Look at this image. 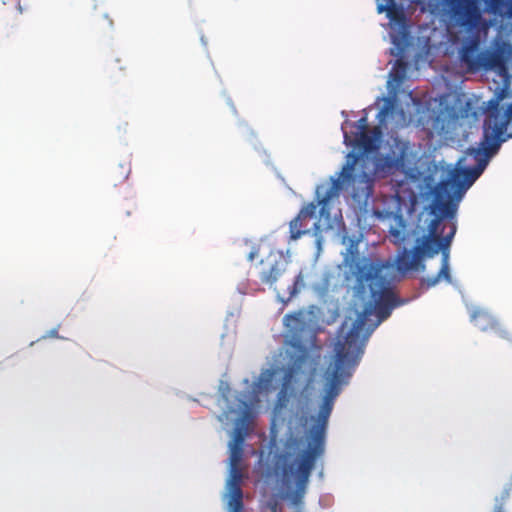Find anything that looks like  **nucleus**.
<instances>
[{"instance_id": "1", "label": "nucleus", "mask_w": 512, "mask_h": 512, "mask_svg": "<svg viewBox=\"0 0 512 512\" xmlns=\"http://www.w3.org/2000/svg\"><path fill=\"white\" fill-rule=\"evenodd\" d=\"M388 318H356L343 340L334 347V359L323 374V385L310 417L294 415L288 434L273 443L265 462V474L275 483L276 495L304 512L311 473L325 454L328 423L335 402L358 367L375 329Z\"/></svg>"}, {"instance_id": "2", "label": "nucleus", "mask_w": 512, "mask_h": 512, "mask_svg": "<svg viewBox=\"0 0 512 512\" xmlns=\"http://www.w3.org/2000/svg\"><path fill=\"white\" fill-rule=\"evenodd\" d=\"M319 355L315 356L300 339L293 338L274 356L270 368L263 369L252 383L251 390L232 391L228 382L220 381L217 400L221 413L219 422L224 427L234 426L229 441L230 465L238 466L243 455V445L249 425L254 417V403L261 393H270L278 389L272 408L271 447L284 438L289 431L288 421L294 415L288 405L302 386L313 379L318 366Z\"/></svg>"}, {"instance_id": "3", "label": "nucleus", "mask_w": 512, "mask_h": 512, "mask_svg": "<svg viewBox=\"0 0 512 512\" xmlns=\"http://www.w3.org/2000/svg\"><path fill=\"white\" fill-rule=\"evenodd\" d=\"M406 204L400 197L391 198L383 209L374 211L375 217L386 224L388 227L389 238L395 245H401L405 242L414 240L411 249L401 248L395 258L396 270L405 274L409 271L426 270L424 260L433 258L438 253L441 254V267L436 275L421 278V286L432 288L441 282L456 286L453 281L450 268V247L457 231L456 223H452L450 231L445 236L439 232V227L444 219H454L457 215L455 212L452 216L442 215L441 211H428L419 215V223L423 222L424 226L417 225L421 228L422 234L418 235L416 230L409 231L408 222L404 218L403 208Z\"/></svg>"}, {"instance_id": "4", "label": "nucleus", "mask_w": 512, "mask_h": 512, "mask_svg": "<svg viewBox=\"0 0 512 512\" xmlns=\"http://www.w3.org/2000/svg\"><path fill=\"white\" fill-rule=\"evenodd\" d=\"M347 124L348 120H345L341 125V130L344 144L352 147V151L347 154L342 169L331 176L329 181L316 186L317 203L310 202L304 206L289 224L291 240H297L302 235L312 232L316 237L315 244L318 253L322 250V236L319 235L322 230V221L326 229L331 228L330 201L350 189L355 181L354 172L357 164L362 167L365 163L371 162L372 157L381 152L380 132L350 136L346 131Z\"/></svg>"}, {"instance_id": "5", "label": "nucleus", "mask_w": 512, "mask_h": 512, "mask_svg": "<svg viewBox=\"0 0 512 512\" xmlns=\"http://www.w3.org/2000/svg\"><path fill=\"white\" fill-rule=\"evenodd\" d=\"M490 160L487 154L477 143L470 146L461 156L454 168L448 171L446 179L436 182L431 172L421 173L415 178L420 181L421 193L432 196L429 211H441L444 216H452L458 211L459 203L464 198L468 189L484 173Z\"/></svg>"}, {"instance_id": "6", "label": "nucleus", "mask_w": 512, "mask_h": 512, "mask_svg": "<svg viewBox=\"0 0 512 512\" xmlns=\"http://www.w3.org/2000/svg\"><path fill=\"white\" fill-rule=\"evenodd\" d=\"M377 12L386 13L389 19L390 39L392 47L390 54L397 59L389 73L388 87H399L407 73V63L403 58L406 49L411 45V34L404 8L396 0H375ZM449 7L452 18L460 27L467 31L474 30L481 18L475 0H443Z\"/></svg>"}, {"instance_id": "7", "label": "nucleus", "mask_w": 512, "mask_h": 512, "mask_svg": "<svg viewBox=\"0 0 512 512\" xmlns=\"http://www.w3.org/2000/svg\"><path fill=\"white\" fill-rule=\"evenodd\" d=\"M387 145V151L372 157L371 162L362 166V172L355 174V181L350 186L351 196L355 201L366 202L372 196L375 179L386 178L396 171L404 173L410 179L419 176V170L414 166V155L410 152L407 142L393 138ZM383 149L386 150V147Z\"/></svg>"}, {"instance_id": "8", "label": "nucleus", "mask_w": 512, "mask_h": 512, "mask_svg": "<svg viewBox=\"0 0 512 512\" xmlns=\"http://www.w3.org/2000/svg\"><path fill=\"white\" fill-rule=\"evenodd\" d=\"M333 278L334 273L327 266H318L316 263L304 266L294 277L292 284L287 287L288 297L285 298L280 292H277V300L286 305L306 289L312 291L319 299H324L330 291Z\"/></svg>"}, {"instance_id": "9", "label": "nucleus", "mask_w": 512, "mask_h": 512, "mask_svg": "<svg viewBox=\"0 0 512 512\" xmlns=\"http://www.w3.org/2000/svg\"><path fill=\"white\" fill-rule=\"evenodd\" d=\"M509 139H512V103L503 115H494L486 124L478 144L491 161L499 153L503 143Z\"/></svg>"}, {"instance_id": "10", "label": "nucleus", "mask_w": 512, "mask_h": 512, "mask_svg": "<svg viewBox=\"0 0 512 512\" xmlns=\"http://www.w3.org/2000/svg\"><path fill=\"white\" fill-rule=\"evenodd\" d=\"M469 312L471 321L479 330L483 332L491 330L500 338L512 342L510 332L487 310L472 307Z\"/></svg>"}, {"instance_id": "11", "label": "nucleus", "mask_w": 512, "mask_h": 512, "mask_svg": "<svg viewBox=\"0 0 512 512\" xmlns=\"http://www.w3.org/2000/svg\"><path fill=\"white\" fill-rule=\"evenodd\" d=\"M242 473L238 466L230 465L229 476L226 481L227 510L228 512H242L243 491L241 489Z\"/></svg>"}, {"instance_id": "12", "label": "nucleus", "mask_w": 512, "mask_h": 512, "mask_svg": "<svg viewBox=\"0 0 512 512\" xmlns=\"http://www.w3.org/2000/svg\"><path fill=\"white\" fill-rule=\"evenodd\" d=\"M316 307L310 309H301L291 314H286L283 318L284 326L292 333L302 332L311 329L316 324Z\"/></svg>"}, {"instance_id": "13", "label": "nucleus", "mask_w": 512, "mask_h": 512, "mask_svg": "<svg viewBox=\"0 0 512 512\" xmlns=\"http://www.w3.org/2000/svg\"><path fill=\"white\" fill-rule=\"evenodd\" d=\"M287 266L288 262L282 255L274 258L260 272L259 278L261 282L268 285L270 288H273L277 294V292L280 291L277 289L275 284L285 274Z\"/></svg>"}, {"instance_id": "14", "label": "nucleus", "mask_w": 512, "mask_h": 512, "mask_svg": "<svg viewBox=\"0 0 512 512\" xmlns=\"http://www.w3.org/2000/svg\"><path fill=\"white\" fill-rule=\"evenodd\" d=\"M479 46V37L476 35H472L463 40V43L459 49L460 61L463 64H465L470 70H479Z\"/></svg>"}, {"instance_id": "15", "label": "nucleus", "mask_w": 512, "mask_h": 512, "mask_svg": "<svg viewBox=\"0 0 512 512\" xmlns=\"http://www.w3.org/2000/svg\"><path fill=\"white\" fill-rule=\"evenodd\" d=\"M509 93L510 91H507V86L505 88H497L495 97L488 101L489 115L483 122L482 135L484 134L486 124H488L494 115H503L504 112L500 111L499 103L501 100L509 96Z\"/></svg>"}, {"instance_id": "16", "label": "nucleus", "mask_w": 512, "mask_h": 512, "mask_svg": "<svg viewBox=\"0 0 512 512\" xmlns=\"http://www.w3.org/2000/svg\"><path fill=\"white\" fill-rule=\"evenodd\" d=\"M504 60V57L497 53H489V52H482L480 53L479 58V69H495L502 61Z\"/></svg>"}, {"instance_id": "17", "label": "nucleus", "mask_w": 512, "mask_h": 512, "mask_svg": "<svg viewBox=\"0 0 512 512\" xmlns=\"http://www.w3.org/2000/svg\"><path fill=\"white\" fill-rule=\"evenodd\" d=\"M378 100L383 101V105L380 108L379 112L377 113V119L380 124H383L386 122V120L392 116L394 110H395V98L394 97H382Z\"/></svg>"}, {"instance_id": "18", "label": "nucleus", "mask_w": 512, "mask_h": 512, "mask_svg": "<svg viewBox=\"0 0 512 512\" xmlns=\"http://www.w3.org/2000/svg\"><path fill=\"white\" fill-rule=\"evenodd\" d=\"M449 121L447 117L440 113L435 117L431 118L430 128L439 135H442L448 131Z\"/></svg>"}, {"instance_id": "19", "label": "nucleus", "mask_w": 512, "mask_h": 512, "mask_svg": "<svg viewBox=\"0 0 512 512\" xmlns=\"http://www.w3.org/2000/svg\"><path fill=\"white\" fill-rule=\"evenodd\" d=\"M494 70L497 71L499 77L502 80V86L500 88H505L507 86V91H510L511 75L509 73L506 60L504 59Z\"/></svg>"}, {"instance_id": "20", "label": "nucleus", "mask_w": 512, "mask_h": 512, "mask_svg": "<svg viewBox=\"0 0 512 512\" xmlns=\"http://www.w3.org/2000/svg\"><path fill=\"white\" fill-rule=\"evenodd\" d=\"M348 127L354 128V131L352 132L353 136L361 135L366 133V127H367V116H363L360 118L357 122L352 123L348 121V124L346 125V129ZM348 132V130H346Z\"/></svg>"}, {"instance_id": "21", "label": "nucleus", "mask_w": 512, "mask_h": 512, "mask_svg": "<svg viewBox=\"0 0 512 512\" xmlns=\"http://www.w3.org/2000/svg\"><path fill=\"white\" fill-rule=\"evenodd\" d=\"M52 337H59L58 330L56 328L49 330L45 335L42 336V338H52Z\"/></svg>"}, {"instance_id": "22", "label": "nucleus", "mask_w": 512, "mask_h": 512, "mask_svg": "<svg viewBox=\"0 0 512 512\" xmlns=\"http://www.w3.org/2000/svg\"><path fill=\"white\" fill-rule=\"evenodd\" d=\"M243 127V133L247 134L251 139L254 138V132L246 124H241Z\"/></svg>"}, {"instance_id": "23", "label": "nucleus", "mask_w": 512, "mask_h": 512, "mask_svg": "<svg viewBox=\"0 0 512 512\" xmlns=\"http://www.w3.org/2000/svg\"><path fill=\"white\" fill-rule=\"evenodd\" d=\"M257 255H258V249L253 247L252 250L249 252L247 258L249 261H253Z\"/></svg>"}, {"instance_id": "24", "label": "nucleus", "mask_w": 512, "mask_h": 512, "mask_svg": "<svg viewBox=\"0 0 512 512\" xmlns=\"http://www.w3.org/2000/svg\"><path fill=\"white\" fill-rule=\"evenodd\" d=\"M227 103H228V105L231 107V110L233 111V113H235V114H236V112H237V111H236V108H235V106H234V104H233L232 100H231L229 97L227 98Z\"/></svg>"}, {"instance_id": "25", "label": "nucleus", "mask_w": 512, "mask_h": 512, "mask_svg": "<svg viewBox=\"0 0 512 512\" xmlns=\"http://www.w3.org/2000/svg\"><path fill=\"white\" fill-rule=\"evenodd\" d=\"M493 512H506L504 507H501L500 504L498 506H494Z\"/></svg>"}, {"instance_id": "26", "label": "nucleus", "mask_w": 512, "mask_h": 512, "mask_svg": "<svg viewBox=\"0 0 512 512\" xmlns=\"http://www.w3.org/2000/svg\"><path fill=\"white\" fill-rule=\"evenodd\" d=\"M319 477H320V478H322V477H323V470H321V471L319 472Z\"/></svg>"}, {"instance_id": "27", "label": "nucleus", "mask_w": 512, "mask_h": 512, "mask_svg": "<svg viewBox=\"0 0 512 512\" xmlns=\"http://www.w3.org/2000/svg\"><path fill=\"white\" fill-rule=\"evenodd\" d=\"M272 512H277L276 507H272Z\"/></svg>"}]
</instances>
